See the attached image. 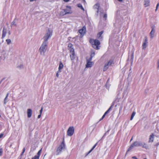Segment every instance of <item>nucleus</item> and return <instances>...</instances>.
<instances>
[{"mask_svg": "<svg viewBox=\"0 0 159 159\" xmlns=\"http://www.w3.org/2000/svg\"><path fill=\"white\" fill-rule=\"evenodd\" d=\"M77 7H79V8H80V9H81V10H82L83 11H84V8H83V7L82 5H81V4H77Z\"/></svg>", "mask_w": 159, "mask_h": 159, "instance_id": "obj_24", "label": "nucleus"}, {"mask_svg": "<svg viewBox=\"0 0 159 159\" xmlns=\"http://www.w3.org/2000/svg\"><path fill=\"white\" fill-rule=\"evenodd\" d=\"M24 66L22 64H20L17 66V68L19 69H22L23 68Z\"/></svg>", "mask_w": 159, "mask_h": 159, "instance_id": "obj_30", "label": "nucleus"}, {"mask_svg": "<svg viewBox=\"0 0 159 159\" xmlns=\"http://www.w3.org/2000/svg\"><path fill=\"white\" fill-rule=\"evenodd\" d=\"M7 31H8L9 34H10V32L8 30L5 28H3L2 32V38H3L6 35Z\"/></svg>", "mask_w": 159, "mask_h": 159, "instance_id": "obj_11", "label": "nucleus"}, {"mask_svg": "<svg viewBox=\"0 0 159 159\" xmlns=\"http://www.w3.org/2000/svg\"><path fill=\"white\" fill-rule=\"evenodd\" d=\"M66 8L63 10V11L62 12L64 15H66L68 14L71 13L72 12L71 11V7L70 6H66Z\"/></svg>", "mask_w": 159, "mask_h": 159, "instance_id": "obj_6", "label": "nucleus"}, {"mask_svg": "<svg viewBox=\"0 0 159 159\" xmlns=\"http://www.w3.org/2000/svg\"><path fill=\"white\" fill-rule=\"evenodd\" d=\"M87 64L86 66V68H89L91 67L93 64V63L91 61H90V59H89V60H87Z\"/></svg>", "mask_w": 159, "mask_h": 159, "instance_id": "obj_12", "label": "nucleus"}, {"mask_svg": "<svg viewBox=\"0 0 159 159\" xmlns=\"http://www.w3.org/2000/svg\"><path fill=\"white\" fill-rule=\"evenodd\" d=\"M3 136V134H1V138Z\"/></svg>", "mask_w": 159, "mask_h": 159, "instance_id": "obj_50", "label": "nucleus"}, {"mask_svg": "<svg viewBox=\"0 0 159 159\" xmlns=\"http://www.w3.org/2000/svg\"><path fill=\"white\" fill-rule=\"evenodd\" d=\"M113 106V104H112L111 106V107L109 108V109L108 110H109V111H110V110H111V107H112Z\"/></svg>", "mask_w": 159, "mask_h": 159, "instance_id": "obj_42", "label": "nucleus"}, {"mask_svg": "<svg viewBox=\"0 0 159 159\" xmlns=\"http://www.w3.org/2000/svg\"><path fill=\"white\" fill-rule=\"evenodd\" d=\"M48 43L43 42L39 49L40 54L41 56H44L47 50Z\"/></svg>", "mask_w": 159, "mask_h": 159, "instance_id": "obj_1", "label": "nucleus"}, {"mask_svg": "<svg viewBox=\"0 0 159 159\" xmlns=\"http://www.w3.org/2000/svg\"><path fill=\"white\" fill-rule=\"evenodd\" d=\"M90 42L92 44L93 47L96 49H98L99 48V45L100 43L99 41L97 39H91Z\"/></svg>", "mask_w": 159, "mask_h": 159, "instance_id": "obj_2", "label": "nucleus"}, {"mask_svg": "<svg viewBox=\"0 0 159 159\" xmlns=\"http://www.w3.org/2000/svg\"><path fill=\"white\" fill-rule=\"evenodd\" d=\"M95 55V52L92 50L91 52L90 57V61H91L93 57Z\"/></svg>", "mask_w": 159, "mask_h": 159, "instance_id": "obj_21", "label": "nucleus"}, {"mask_svg": "<svg viewBox=\"0 0 159 159\" xmlns=\"http://www.w3.org/2000/svg\"><path fill=\"white\" fill-rule=\"evenodd\" d=\"M122 107H121L120 108V111L122 110Z\"/></svg>", "mask_w": 159, "mask_h": 159, "instance_id": "obj_49", "label": "nucleus"}, {"mask_svg": "<svg viewBox=\"0 0 159 159\" xmlns=\"http://www.w3.org/2000/svg\"><path fill=\"white\" fill-rule=\"evenodd\" d=\"M68 47L69 48V49L70 52V50L71 49H74L72 47V45L71 43H69L68 44Z\"/></svg>", "mask_w": 159, "mask_h": 159, "instance_id": "obj_26", "label": "nucleus"}, {"mask_svg": "<svg viewBox=\"0 0 159 159\" xmlns=\"http://www.w3.org/2000/svg\"><path fill=\"white\" fill-rule=\"evenodd\" d=\"M154 136L155 135L153 134L150 135L149 140V142H152L153 141Z\"/></svg>", "mask_w": 159, "mask_h": 159, "instance_id": "obj_16", "label": "nucleus"}, {"mask_svg": "<svg viewBox=\"0 0 159 159\" xmlns=\"http://www.w3.org/2000/svg\"><path fill=\"white\" fill-rule=\"evenodd\" d=\"M6 52L4 51H3L2 52V58H5L6 57Z\"/></svg>", "mask_w": 159, "mask_h": 159, "instance_id": "obj_27", "label": "nucleus"}, {"mask_svg": "<svg viewBox=\"0 0 159 159\" xmlns=\"http://www.w3.org/2000/svg\"><path fill=\"white\" fill-rule=\"evenodd\" d=\"M148 43L147 38L146 37L144 38V40L142 44V49H145L147 46V44Z\"/></svg>", "mask_w": 159, "mask_h": 159, "instance_id": "obj_9", "label": "nucleus"}, {"mask_svg": "<svg viewBox=\"0 0 159 159\" xmlns=\"http://www.w3.org/2000/svg\"><path fill=\"white\" fill-rule=\"evenodd\" d=\"M103 119H102V118L100 120V121H101V120H102Z\"/></svg>", "mask_w": 159, "mask_h": 159, "instance_id": "obj_53", "label": "nucleus"}, {"mask_svg": "<svg viewBox=\"0 0 159 159\" xmlns=\"http://www.w3.org/2000/svg\"><path fill=\"white\" fill-rule=\"evenodd\" d=\"M65 147V144L64 142H63L57 149V151L58 154L59 153L62 149H64Z\"/></svg>", "mask_w": 159, "mask_h": 159, "instance_id": "obj_8", "label": "nucleus"}, {"mask_svg": "<svg viewBox=\"0 0 159 159\" xmlns=\"http://www.w3.org/2000/svg\"><path fill=\"white\" fill-rule=\"evenodd\" d=\"M143 4L145 7L149 6L150 5V0H144Z\"/></svg>", "mask_w": 159, "mask_h": 159, "instance_id": "obj_15", "label": "nucleus"}, {"mask_svg": "<svg viewBox=\"0 0 159 159\" xmlns=\"http://www.w3.org/2000/svg\"><path fill=\"white\" fill-rule=\"evenodd\" d=\"M106 114H105V113L104 114V115H103V116H102V119H103L105 117L106 115Z\"/></svg>", "mask_w": 159, "mask_h": 159, "instance_id": "obj_40", "label": "nucleus"}, {"mask_svg": "<svg viewBox=\"0 0 159 159\" xmlns=\"http://www.w3.org/2000/svg\"><path fill=\"white\" fill-rule=\"evenodd\" d=\"M114 64L113 61L112 60H110L108 62L106 63L103 68V71H105L109 67Z\"/></svg>", "mask_w": 159, "mask_h": 159, "instance_id": "obj_4", "label": "nucleus"}, {"mask_svg": "<svg viewBox=\"0 0 159 159\" xmlns=\"http://www.w3.org/2000/svg\"><path fill=\"white\" fill-rule=\"evenodd\" d=\"M159 6V3H158L157 5L156 9H155V11H157L158 8V6Z\"/></svg>", "mask_w": 159, "mask_h": 159, "instance_id": "obj_36", "label": "nucleus"}, {"mask_svg": "<svg viewBox=\"0 0 159 159\" xmlns=\"http://www.w3.org/2000/svg\"><path fill=\"white\" fill-rule=\"evenodd\" d=\"M27 117L28 118H30L31 117L32 113V109H28L27 110Z\"/></svg>", "mask_w": 159, "mask_h": 159, "instance_id": "obj_14", "label": "nucleus"}, {"mask_svg": "<svg viewBox=\"0 0 159 159\" xmlns=\"http://www.w3.org/2000/svg\"><path fill=\"white\" fill-rule=\"evenodd\" d=\"M31 159H39V156H35L34 157H33Z\"/></svg>", "mask_w": 159, "mask_h": 159, "instance_id": "obj_33", "label": "nucleus"}, {"mask_svg": "<svg viewBox=\"0 0 159 159\" xmlns=\"http://www.w3.org/2000/svg\"><path fill=\"white\" fill-rule=\"evenodd\" d=\"M132 158L133 159H137V158L136 157H135V156L133 157H132Z\"/></svg>", "mask_w": 159, "mask_h": 159, "instance_id": "obj_48", "label": "nucleus"}, {"mask_svg": "<svg viewBox=\"0 0 159 159\" xmlns=\"http://www.w3.org/2000/svg\"><path fill=\"white\" fill-rule=\"evenodd\" d=\"M109 110H107L105 113L106 114H107V113H108L109 112Z\"/></svg>", "mask_w": 159, "mask_h": 159, "instance_id": "obj_47", "label": "nucleus"}, {"mask_svg": "<svg viewBox=\"0 0 159 159\" xmlns=\"http://www.w3.org/2000/svg\"><path fill=\"white\" fill-rule=\"evenodd\" d=\"M100 7V5L98 3H97L94 6V8L95 9H96L97 10V13L98 12V9Z\"/></svg>", "mask_w": 159, "mask_h": 159, "instance_id": "obj_19", "label": "nucleus"}, {"mask_svg": "<svg viewBox=\"0 0 159 159\" xmlns=\"http://www.w3.org/2000/svg\"><path fill=\"white\" fill-rule=\"evenodd\" d=\"M70 57L71 60L72 61V63L73 64L74 63V60L75 59V53L74 50L72 49L70 50Z\"/></svg>", "mask_w": 159, "mask_h": 159, "instance_id": "obj_5", "label": "nucleus"}, {"mask_svg": "<svg viewBox=\"0 0 159 159\" xmlns=\"http://www.w3.org/2000/svg\"><path fill=\"white\" fill-rule=\"evenodd\" d=\"M135 114H136V113L134 111L133 112V113H132V114L131 115V118H130V120H132L133 119L134 116L135 115Z\"/></svg>", "mask_w": 159, "mask_h": 159, "instance_id": "obj_28", "label": "nucleus"}, {"mask_svg": "<svg viewBox=\"0 0 159 159\" xmlns=\"http://www.w3.org/2000/svg\"><path fill=\"white\" fill-rule=\"evenodd\" d=\"M63 64L61 62H60L58 67V72H61V70L63 68Z\"/></svg>", "mask_w": 159, "mask_h": 159, "instance_id": "obj_20", "label": "nucleus"}, {"mask_svg": "<svg viewBox=\"0 0 159 159\" xmlns=\"http://www.w3.org/2000/svg\"><path fill=\"white\" fill-rule=\"evenodd\" d=\"M155 32L154 27H152V30L150 33V35L151 38H152L154 37Z\"/></svg>", "mask_w": 159, "mask_h": 159, "instance_id": "obj_13", "label": "nucleus"}, {"mask_svg": "<svg viewBox=\"0 0 159 159\" xmlns=\"http://www.w3.org/2000/svg\"><path fill=\"white\" fill-rule=\"evenodd\" d=\"M52 33V31L49 29H48L45 35L43 37V39L44 40L43 42V43H48L47 40L51 36Z\"/></svg>", "mask_w": 159, "mask_h": 159, "instance_id": "obj_3", "label": "nucleus"}, {"mask_svg": "<svg viewBox=\"0 0 159 159\" xmlns=\"http://www.w3.org/2000/svg\"><path fill=\"white\" fill-rule=\"evenodd\" d=\"M157 68L159 69V59L157 61Z\"/></svg>", "mask_w": 159, "mask_h": 159, "instance_id": "obj_37", "label": "nucleus"}, {"mask_svg": "<svg viewBox=\"0 0 159 159\" xmlns=\"http://www.w3.org/2000/svg\"><path fill=\"white\" fill-rule=\"evenodd\" d=\"M8 94H9V93H7V95L6 96V97L4 99V104H5L8 101L7 97L8 96Z\"/></svg>", "mask_w": 159, "mask_h": 159, "instance_id": "obj_22", "label": "nucleus"}, {"mask_svg": "<svg viewBox=\"0 0 159 159\" xmlns=\"http://www.w3.org/2000/svg\"><path fill=\"white\" fill-rule=\"evenodd\" d=\"M59 72H58H58L57 73V74H56V76L57 77H59V74H58V73Z\"/></svg>", "mask_w": 159, "mask_h": 159, "instance_id": "obj_39", "label": "nucleus"}, {"mask_svg": "<svg viewBox=\"0 0 159 159\" xmlns=\"http://www.w3.org/2000/svg\"><path fill=\"white\" fill-rule=\"evenodd\" d=\"M83 0L84 1V2H85V0Z\"/></svg>", "mask_w": 159, "mask_h": 159, "instance_id": "obj_56", "label": "nucleus"}, {"mask_svg": "<svg viewBox=\"0 0 159 159\" xmlns=\"http://www.w3.org/2000/svg\"><path fill=\"white\" fill-rule=\"evenodd\" d=\"M159 145V143H156L155 145V146H156V147H157L158 146V145Z\"/></svg>", "mask_w": 159, "mask_h": 159, "instance_id": "obj_44", "label": "nucleus"}, {"mask_svg": "<svg viewBox=\"0 0 159 159\" xmlns=\"http://www.w3.org/2000/svg\"><path fill=\"white\" fill-rule=\"evenodd\" d=\"M97 143H96L95 145H94L93 147L92 148V149L90 151H89V152L88 153V154H89V153H90L91 151L94 149V148L96 147V146L97 145Z\"/></svg>", "mask_w": 159, "mask_h": 159, "instance_id": "obj_29", "label": "nucleus"}, {"mask_svg": "<svg viewBox=\"0 0 159 159\" xmlns=\"http://www.w3.org/2000/svg\"><path fill=\"white\" fill-rule=\"evenodd\" d=\"M6 41L8 44H9L11 43V41L10 39H6Z\"/></svg>", "mask_w": 159, "mask_h": 159, "instance_id": "obj_32", "label": "nucleus"}, {"mask_svg": "<svg viewBox=\"0 0 159 159\" xmlns=\"http://www.w3.org/2000/svg\"><path fill=\"white\" fill-rule=\"evenodd\" d=\"M103 31H101V32H99L97 34V38L98 39L99 38L101 37L102 34L103 33Z\"/></svg>", "mask_w": 159, "mask_h": 159, "instance_id": "obj_25", "label": "nucleus"}, {"mask_svg": "<svg viewBox=\"0 0 159 159\" xmlns=\"http://www.w3.org/2000/svg\"><path fill=\"white\" fill-rule=\"evenodd\" d=\"M113 106V104H112L111 106V107L109 108V109L108 110H109V111H110V110H111V107H112Z\"/></svg>", "mask_w": 159, "mask_h": 159, "instance_id": "obj_43", "label": "nucleus"}, {"mask_svg": "<svg viewBox=\"0 0 159 159\" xmlns=\"http://www.w3.org/2000/svg\"><path fill=\"white\" fill-rule=\"evenodd\" d=\"M42 148L37 153V156H39V157L40 156V155L41 154V152L42 151Z\"/></svg>", "mask_w": 159, "mask_h": 159, "instance_id": "obj_31", "label": "nucleus"}, {"mask_svg": "<svg viewBox=\"0 0 159 159\" xmlns=\"http://www.w3.org/2000/svg\"><path fill=\"white\" fill-rule=\"evenodd\" d=\"M5 79V78H3V79H2V80H4V79Z\"/></svg>", "mask_w": 159, "mask_h": 159, "instance_id": "obj_54", "label": "nucleus"}, {"mask_svg": "<svg viewBox=\"0 0 159 159\" xmlns=\"http://www.w3.org/2000/svg\"><path fill=\"white\" fill-rule=\"evenodd\" d=\"M24 153H23V152H22L21 153V155H20V156H21L23 155V154Z\"/></svg>", "mask_w": 159, "mask_h": 159, "instance_id": "obj_51", "label": "nucleus"}, {"mask_svg": "<svg viewBox=\"0 0 159 159\" xmlns=\"http://www.w3.org/2000/svg\"><path fill=\"white\" fill-rule=\"evenodd\" d=\"M63 1L65 2H67L69 1L70 0H63Z\"/></svg>", "mask_w": 159, "mask_h": 159, "instance_id": "obj_45", "label": "nucleus"}, {"mask_svg": "<svg viewBox=\"0 0 159 159\" xmlns=\"http://www.w3.org/2000/svg\"><path fill=\"white\" fill-rule=\"evenodd\" d=\"M41 114H40L38 116V118H39L41 117Z\"/></svg>", "mask_w": 159, "mask_h": 159, "instance_id": "obj_41", "label": "nucleus"}, {"mask_svg": "<svg viewBox=\"0 0 159 159\" xmlns=\"http://www.w3.org/2000/svg\"><path fill=\"white\" fill-rule=\"evenodd\" d=\"M133 139V137L131 139H130V141H131Z\"/></svg>", "mask_w": 159, "mask_h": 159, "instance_id": "obj_52", "label": "nucleus"}, {"mask_svg": "<svg viewBox=\"0 0 159 159\" xmlns=\"http://www.w3.org/2000/svg\"><path fill=\"white\" fill-rule=\"evenodd\" d=\"M86 29L85 26L83 27L82 29L79 30V32L81 34L80 37H82L84 34L86 33Z\"/></svg>", "mask_w": 159, "mask_h": 159, "instance_id": "obj_10", "label": "nucleus"}, {"mask_svg": "<svg viewBox=\"0 0 159 159\" xmlns=\"http://www.w3.org/2000/svg\"><path fill=\"white\" fill-rule=\"evenodd\" d=\"M142 142H141L136 141L134 143V144L135 146H141Z\"/></svg>", "mask_w": 159, "mask_h": 159, "instance_id": "obj_18", "label": "nucleus"}, {"mask_svg": "<svg viewBox=\"0 0 159 159\" xmlns=\"http://www.w3.org/2000/svg\"><path fill=\"white\" fill-rule=\"evenodd\" d=\"M12 25H16V21L14 20L12 23Z\"/></svg>", "mask_w": 159, "mask_h": 159, "instance_id": "obj_34", "label": "nucleus"}, {"mask_svg": "<svg viewBox=\"0 0 159 159\" xmlns=\"http://www.w3.org/2000/svg\"><path fill=\"white\" fill-rule=\"evenodd\" d=\"M108 80H107V83L108 82Z\"/></svg>", "mask_w": 159, "mask_h": 159, "instance_id": "obj_57", "label": "nucleus"}, {"mask_svg": "<svg viewBox=\"0 0 159 159\" xmlns=\"http://www.w3.org/2000/svg\"><path fill=\"white\" fill-rule=\"evenodd\" d=\"M106 88H107V84L106 85Z\"/></svg>", "mask_w": 159, "mask_h": 159, "instance_id": "obj_55", "label": "nucleus"}, {"mask_svg": "<svg viewBox=\"0 0 159 159\" xmlns=\"http://www.w3.org/2000/svg\"><path fill=\"white\" fill-rule=\"evenodd\" d=\"M25 148H23V151H22V152L23 153H24L25 152Z\"/></svg>", "mask_w": 159, "mask_h": 159, "instance_id": "obj_46", "label": "nucleus"}, {"mask_svg": "<svg viewBox=\"0 0 159 159\" xmlns=\"http://www.w3.org/2000/svg\"><path fill=\"white\" fill-rule=\"evenodd\" d=\"M141 146L143 148H145L147 149H149V146L148 145L144 142H142Z\"/></svg>", "mask_w": 159, "mask_h": 159, "instance_id": "obj_17", "label": "nucleus"}, {"mask_svg": "<svg viewBox=\"0 0 159 159\" xmlns=\"http://www.w3.org/2000/svg\"><path fill=\"white\" fill-rule=\"evenodd\" d=\"M74 129L73 127H70L68 129L67 131V135L69 136H71L74 134Z\"/></svg>", "mask_w": 159, "mask_h": 159, "instance_id": "obj_7", "label": "nucleus"}, {"mask_svg": "<svg viewBox=\"0 0 159 159\" xmlns=\"http://www.w3.org/2000/svg\"><path fill=\"white\" fill-rule=\"evenodd\" d=\"M135 147L134 145V143H133L130 146V147H129V148H128L126 153H127L130 150H131V149H132V148H133Z\"/></svg>", "mask_w": 159, "mask_h": 159, "instance_id": "obj_23", "label": "nucleus"}, {"mask_svg": "<svg viewBox=\"0 0 159 159\" xmlns=\"http://www.w3.org/2000/svg\"><path fill=\"white\" fill-rule=\"evenodd\" d=\"M103 17H104L105 20H106V18L107 17V15L106 14H105L104 15Z\"/></svg>", "mask_w": 159, "mask_h": 159, "instance_id": "obj_35", "label": "nucleus"}, {"mask_svg": "<svg viewBox=\"0 0 159 159\" xmlns=\"http://www.w3.org/2000/svg\"><path fill=\"white\" fill-rule=\"evenodd\" d=\"M43 107H42L41 108V110H40V114H42V112L43 111Z\"/></svg>", "mask_w": 159, "mask_h": 159, "instance_id": "obj_38", "label": "nucleus"}]
</instances>
